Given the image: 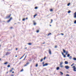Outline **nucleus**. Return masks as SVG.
I'll list each match as a JSON object with an SVG mask.
<instances>
[{"instance_id": "obj_1", "label": "nucleus", "mask_w": 76, "mask_h": 76, "mask_svg": "<svg viewBox=\"0 0 76 76\" xmlns=\"http://www.w3.org/2000/svg\"><path fill=\"white\" fill-rule=\"evenodd\" d=\"M72 68H73V70L74 72H76V66H74L72 67Z\"/></svg>"}, {"instance_id": "obj_2", "label": "nucleus", "mask_w": 76, "mask_h": 76, "mask_svg": "<svg viewBox=\"0 0 76 76\" xmlns=\"http://www.w3.org/2000/svg\"><path fill=\"white\" fill-rule=\"evenodd\" d=\"M12 19V18L11 17L10 19L7 21V23H9V22H10L11 20Z\"/></svg>"}, {"instance_id": "obj_3", "label": "nucleus", "mask_w": 76, "mask_h": 76, "mask_svg": "<svg viewBox=\"0 0 76 76\" xmlns=\"http://www.w3.org/2000/svg\"><path fill=\"white\" fill-rule=\"evenodd\" d=\"M65 68L67 69H69V66H65Z\"/></svg>"}, {"instance_id": "obj_4", "label": "nucleus", "mask_w": 76, "mask_h": 76, "mask_svg": "<svg viewBox=\"0 0 76 76\" xmlns=\"http://www.w3.org/2000/svg\"><path fill=\"white\" fill-rule=\"evenodd\" d=\"M10 16H11V14H10V15H9L8 16H7L6 17L7 18L9 19V18H10Z\"/></svg>"}, {"instance_id": "obj_5", "label": "nucleus", "mask_w": 76, "mask_h": 76, "mask_svg": "<svg viewBox=\"0 0 76 76\" xmlns=\"http://www.w3.org/2000/svg\"><path fill=\"white\" fill-rule=\"evenodd\" d=\"M48 63H46L45 64H43V66L44 67V66H48Z\"/></svg>"}, {"instance_id": "obj_6", "label": "nucleus", "mask_w": 76, "mask_h": 76, "mask_svg": "<svg viewBox=\"0 0 76 76\" xmlns=\"http://www.w3.org/2000/svg\"><path fill=\"white\" fill-rule=\"evenodd\" d=\"M29 64V62H27V63L26 64L24 65L25 67V66H28V65Z\"/></svg>"}, {"instance_id": "obj_7", "label": "nucleus", "mask_w": 76, "mask_h": 76, "mask_svg": "<svg viewBox=\"0 0 76 76\" xmlns=\"http://www.w3.org/2000/svg\"><path fill=\"white\" fill-rule=\"evenodd\" d=\"M48 51L50 54H51V50H50V49H49V50Z\"/></svg>"}, {"instance_id": "obj_8", "label": "nucleus", "mask_w": 76, "mask_h": 76, "mask_svg": "<svg viewBox=\"0 0 76 76\" xmlns=\"http://www.w3.org/2000/svg\"><path fill=\"white\" fill-rule=\"evenodd\" d=\"M10 54V52H7L6 53V56H8V55H9Z\"/></svg>"}, {"instance_id": "obj_9", "label": "nucleus", "mask_w": 76, "mask_h": 76, "mask_svg": "<svg viewBox=\"0 0 76 76\" xmlns=\"http://www.w3.org/2000/svg\"><path fill=\"white\" fill-rule=\"evenodd\" d=\"M74 18H76V12L74 13Z\"/></svg>"}, {"instance_id": "obj_10", "label": "nucleus", "mask_w": 76, "mask_h": 76, "mask_svg": "<svg viewBox=\"0 0 76 76\" xmlns=\"http://www.w3.org/2000/svg\"><path fill=\"white\" fill-rule=\"evenodd\" d=\"M59 69H60V67H58L56 68L57 70H59Z\"/></svg>"}, {"instance_id": "obj_11", "label": "nucleus", "mask_w": 76, "mask_h": 76, "mask_svg": "<svg viewBox=\"0 0 76 76\" xmlns=\"http://www.w3.org/2000/svg\"><path fill=\"white\" fill-rule=\"evenodd\" d=\"M65 53H66V55H67V54H68V53H69V52H68V51H66L65 52Z\"/></svg>"}, {"instance_id": "obj_12", "label": "nucleus", "mask_w": 76, "mask_h": 76, "mask_svg": "<svg viewBox=\"0 0 76 76\" xmlns=\"http://www.w3.org/2000/svg\"><path fill=\"white\" fill-rule=\"evenodd\" d=\"M65 64H68V62L67 61H65Z\"/></svg>"}, {"instance_id": "obj_13", "label": "nucleus", "mask_w": 76, "mask_h": 76, "mask_svg": "<svg viewBox=\"0 0 76 76\" xmlns=\"http://www.w3.org/2000/svg\"><path fill=\"white\" fill-rule=\"evenodd\" d=\"M63 51L64 53H65L66 51V50H64V49H63Z\"/></svg>"}, {"instance_id": "obj_14", "label": "nucleus", "mask_w": 76, "mask_h": 76, "mask_svg": "<svg viewBox=\"0 0 76 76\" xmlns=\"http://www.w3.org/2000/svg\"><path fill=\"white\" fill-rule=\"evenodd\" d=\"M73 60H74V61H76V58H73Z\"/></svg>"}, {"instance_id": "obj_15", "label": "nucleus", "mask_w": 76, "mask_h": 76, "mask_svg": "<svg viewBox=\"0 0 76 76\" xmlns=\"http://www.w3.org/2000/svg\"><path fill=\"white\" fill-rule=\"evenodd\" d=\"M60 73L61 74V75H63V73L61 72H60Z\"/></svg>"}, {"instance_id": "obj_16", "label": "nucleus", "mask_w": 76, "mask_h": 76, "mask_svg": "<svg viewBox=\"0 0 76 76\" xmlns=\"http://www.w3.org/2000/svg\"><path fill=\"white\" fill-rule=\"evenodd\" d=\"M64 67V66L62 65H60V67L61 68H62V67Z\"/></svg>"}, {"instance_id": "obj_17", "label": "nucleus", "mask_w": 76, "mask_h": 76, "mask_svg": "<svg viewBox=\"0 0 76 76\" xmlns=\"http://www.w3.org/2000/svg\"><path fill=\"white\" fill-rule=\"evenodd\" d=\"M67 57H70V54H68L67 55Z\"/></svg>"}, {"instance_id": "obj_18", "label": "nucleus", "mask_w": 76, "mask_h": 76, "mask_svg": "<svg viewBox=\"0 0 76 76\" xmlns=\"http://www.w3.org/2000/svg\"><path fill=\"white\" fill-rule=\"evenodd\" d=\"M70 3H69L67 4L68 6H70Z\"/></svg>"}, {"instance_id": "obj_19", "label": "nucleus", "mask_w": 76, "mask_h": 76, "mask_svg": "<svg viewBox=\"0 0 76 76\" xmlns=\"http://www.w3.org/2000/svg\"><path fill=\"white\" fill-rule=\"evenodd\" d=\"M72 56H70L69 57V59H70V60H71V59H72Z\"/></svg>"}, {"instance_id": "obj_20", "label": "nucleus", "mask_w": 76, "mask_h": 76, "mask_svg": "<svg viewBox=\"0 0 76 76\" xmlns=\"http://www.w3.org/2000/svg\"><path fill=\"white\" fill-rule=\"evenodd\" d=\"M71 12V11L69 10L68 11V13H70Z\"/></svg>"}, {"instance_id": "obj_21", "label": "nucleus", "mask_w": 76, "mask_h": 76, "mask_svg": "<svg viewBox=\"0 0 76 76\" xmlns=\"http://www.w3.org/2000/svg\"><path fill=\"white\" fill-rule=\"evenodd\" d=\"M7 62H5L4 63V64H7Z\"/></svg>"}, {"instance_id": "obj_22", "label": "nucleus", "mask_w": 76, "mask_h": 76, "mask_svg": "<svg viewBox=\"0 0 76 76\" xmlns=\"http://www.w3.org/2000/svg\"><path fill=\"white\" fill-rule=\"evenodd\" d=\"M50 12H53V9H51L50 10Z\"/></svg>"}, {"instance_id": "obj_23", "label": "nucleus", "mask_w": 76, "mask_h": 76, "mask_svg": "<svg viewBox=\"0 0 76 76\" xmlns=\"http://www.w3.org/2000/svg\"><path fill=\"white\" fill-rule=\"evenodd\" d=\"M28 45H32V44L31 43H28Z\"/></svg>"}, {"instance_id": "obj_24", "label": "nucleus", "mask_w": 76, "mask_h": 76, "mask_svg": "<svg viewBox=\"0 0 76 76\" xmlns=\"http://www.w3.org/2000/svg\"><path fill=\"white\" fill-rule=\"evenodd\" d=\"M38 9V7H35V9Z\"/></svg>"}, {"instance_id": "obj_25", "label": "nucleus", "mask_w": 76, "mask_h": 76, "mask_svg": "<svg viewBox=\"0 0 76 76\" xmlns=\"http://www.w3.org/2000/svg\"><path fill=\"white\" fill-rule=\"evenodd\" d=\"M26 55L25 58L23 60H25V58H26Z\"/></svg>"}, {"instance_id": "obj_26", "label": "nucleus", "mask_w": 76, "mask_h": 76, "mask_svg": "<svg viewBox=\"0 0 76 76\" xmlns=\"http://www.w3.org/2000/svg\"><path fill=\"white\" fill-rule=\"evenodd\" d=\"M74 23H75V24H76V20H75L74 21Z\"/></svg>"}, {"instance_id": "obj_27", "label": "nucleus", "mask_w": 76, "mask_h": 76, "mask_svg": "<svg viewBox=\"0 0 76 76\" xmlns=\"http://www.w3.org/2000/svg\"><path fill=\"white\" fill-rule=\"evenodd\" d=\"M43 61V59H42L40 61L41 62H42V61Z\"/></svg>"}, {"instance_id": "obj_28", "label": "nucleus", "mask_w": 76, "mask_h": 76, "mask_svg": "<svg viewBox=\"0 0 76 76\" xmlns=\"http://www.w3.org/2000/svg\"><path fill=\"white\" fill-rule=\"evenodd\" d=\"M23 21H25V18H24L23 19Z\"/></svg>"}, {"instance_id": "obj_29", "label": "nucleus", "mask_w": 76, "mask_h": 76, "mask_svg": "<svg viewBox=\"0 0 76 76\" xmlns=\"http://www.w3.org/2000/svg\"><path fill=\"white\" fill-rule=\"evenodd\" d=\"M7 67H10V65H8L7 66Z\"/></svg>"}, {"instance_id": "obj_30", "label": "nucleus", "mask_w": 76, "mask_h": 76, "mask_svg": "<svg viewBox=\"0 0 76 76\" xmlns=\"http://www.w3.org/2000/svg\"><path fill=\"white\" fill-rule=\"evenodd\" d=\"M37 16V15H34V18H35V16Z\"/></svg>"}, {"instance_id": "obj_31", "label": "nucleus", "mask_w": 76, "mask_h": 76, "mask_svg": "<svg viewBox=\"0 0 76 76\" xmlns=\"http://www.w3.org/2000/svg\"><path fill=\"white\" fill-rule=\"evenodd\" d=\"M36 24H37V23H34V25H36Z\"/></svg>"}, {"instance_id": "obj_32", "label": "nucleus", "mask_w": 76, "mask_h": 76, "mask_svg": "<svg viewBox=\"0 0 76 76\" xmlns=\"http://www.w3.org/2000/svg\"><path fill=\"white\" fill-rule=\"evenodd\" d=\"M51 33H49L48 34V36H49V35H51Z\"/></svg>"}, {"instance_id": "obj_33", "label": "nucleus", "mask_w": 76, "mask_h": 76, "mask_svg": "<svg viewBox=\"0 0 76 76\" xmlns=\"http://www.w3.org/2000/svg\"><path fill=\"white\" fill-rule=\"evenodd\" d=\"M10 72H12V70L11 69V70H10Z\"/></svg>"}, {"instance_id": "obj_34", "label": "nucleus", "mask_w": 76, "mask_h": 76, "mask_svg": "<svg viewBox=\"0 0 76 76\" xmlns=\"http://www.w3.org/2000/svg\"><path fill=\"white\" fill-rule=\"evenodd\" d=\"M62 64H63V63L62 62L60 63V66H61V65H62Z\"/></svg>"}, {"instance_id": "obj_35", "label": "nucleus", "mask_w": 76, "mask_h": 76, "mask_svg": "<svg viewBox=\"0 0 76 76\" xmlns=\"http://www.w3.org/2000/svg\"><path fill=\"white\" fill-rule=\"evenodd\" d=\"M23 69H22L21 71L20 72H23Z\"/></svg>"}, {"instance_id": "obj_36", "label": "nucleus", "mask_w": 76, "mask_h": 76, "mask_svg": "<svg viewBox=\"0 0 76 76\" xmlns=\"http://www.w3.org/2000/svg\"><path fill=\"white\" fill-rule=\"evenodd\" d=\"M66 76H70V75H69V74H66Z\"/></svg>"}, {"instance_id": "obj_37", "label": "nucleus", "mask_w": 76, "mask_h": 76, "mask_svg": "<svg viewBox=\"0 0 76 76\" xmlns=\"http://www.w3.org/2000/svg\"><path fill=\"white\" fill-rule=\"evenodd\" d=\"M39 30H37V33H38V32H39Z\"/></svg>"}, {"instance_id": "obj_38", "label": "nucleus", "mask_w": 76, "mask_h": 76, "mask_svg": "<svg viewBox=\"0 0 76 76\" xmlns=\"http://www.w3.org/2000/svg\"><path fill=\"white\" fill-rule=\"evenodd\" d=\"M66 57V55H64V57L65 58Z\"/></svg>"}, {"instance_id": "obj_39", "label": "nucleus", "mask_w": 76, "mask_h": 76, "mask_svg": "<svg viewBox=\"0 0 76 76\" xmlns=\"http://www.w3.org/2000/svg\"><path fill=\"white\" fill-rule=\"evenodd\" d=\"M53 22V20H51V22H50V23H52Z\"/></svg>"}, {"instance_id": "obj_40", "label": "nucleus", "mask_w": 76, "mask_h": 76, "mask_svg": "<svg viewBox=\"0 0 76 76\" xmlns=\"http://www.w3.org/2000/svg\"><path fill=\"white\" fill-rule=\"evenodd\" d=\"M62 54L63 55V56H64V53H63L62 52Z\"/></svg>"}, {"instance_id": "obj_41", "label": "nucleus", "mask_w": 76, "mask_h": 76, "mask_svg": "<svg viewBox=\"0 0 76 76\" xmlns=\"http://www.w3.org/2000/svg\"><path fill=\"white\" fill-rule=\"evenodd\" d=\"M38 66V64H36V67H37Z\"/></svg>"}, {"instance_id": "obj_42", "label": "nucleus", "mask_w": 76, "mask_h": 76, "mask_svg": "<svg viewBox=\"0 0 76 76\" xmlns=\"http://www.w3.org/2000/svg\"><path fill=\"white\" fill-rule=\"evenodd\" d=\"M44 62H43V63H42V64H43V65H44Z\"/></svg>"}, {"instance_id": "obj_43", "label": "nucleus", "mask_w": 76, "mask_h": 76, "mask_svg": "<svg viewBox=\"0 0 76 76\" xmlns=\"http://www.w3.org/2000/svg\"><path fill=\"white\" fill-rule=\"evenodd\" d=\"M61 35H64V34H63V33H61Z\"/></svg>"}, {"instance_id": "obj_44", "label": "nucleus", "mask_w": 76, "mask_h": 76, "mask_svg": "<svg viewBox=\"0 0 76 76\" xmlns=\"http://www.w3.org/2000/svg\"><path fill=\"white\" fill-rule=\"evenodd\" d=\"M25 54L22 57H23V56H25Z\"/></svg>"}, {"instance_id": "obj_45", "label": "nucleus", "mask_w": 76, "mask_h": 76, "mask_svg": "<svg viewBox=\"0 0 76 76\" xmlns=\"http://www.w3.org/2000/svg\"><path fill=\"white\" fill-rule=\"evenodd\" d=\"M23 58V57H21V58H20V59H21V58Z\"/></svg>"}, {"instance_id": "obj_46", "label": "nucleus", "mask_w": 76, "mask_h": 76, "mask_svg": "<svg viewBox=\"0 0 76 76\" xmlns=\"http://www.w3.org/2000/svg\"><path fill=\"white\" fill-rule=\"evenodd\" d=\"M46 58V57H45L44 58V59L45 60V59Z\"/></svg>"}, {"instance_id": "obj_47", "label": "nucleus", "mask_w": 76, "mask_h": 76, "mask_svg": "<svg viewBox=\"0 0 76 76\" xmlns=\"http://www.w3.org/2000/svg\"><path fill=\"white\" fill-rule=\"evenodd\" d=\"M57 46H56L55 47V48H57Z\"/></svg>"}, {"instance_id": "obj_48", "label": "nucleus", "mask_w": 76, "mask_h": 76, "mask_svg": "<svg viewBox=\"0 0 76 76\" xmlns=\"http://www.w3.org/2000/svg\"><path fill=\"white\" fill-rule=\"evenodd\" d=\"M16 50L17 51V50H18V48H16Z\"/></svg>"}, {"instance_id": "obj_49", "label": "nucleus", "mask_w": 76, "mask_h": 76, "mask_svg": "<svg viewBox=\"0 0 76 76\" xmlns=\"http://www.w3.org/2000/svg\"><path fill=\"white\" fill-rule=\"evenodd\" d=\"M73 64H72L71 65V66H73Z\"/></svg>"}, {"instance_id": "obj_50", "label": "nucleus", "mask_w": 76, "mask_h": 76, "mask_svg": "<svg viewBox=\"0 0 76 76\" xmlns=\"http://www.w3.org/2000/svg\"><path fill=\"white\" fill-rule=\"evenodd\" d=\"M12 73H14V71L12 72Z\"/></svg>"}, {"instance_id": "obj_51", "label": "nucleus", "mask_w": 76, "mask_h": 76, "mask_svg": "<svg viewBox=\"0 0 76 76\" xmlns=\"http://www.w3.org/2000/svg\"><path fill=\"white\" fill-rule=\"evenodd\" d=\"M13 69H14V68H12V70H13Z\"/></svg>"}, {"instance_id": "obj_52", "label": "nucleus", "mask_w": 76, "mask_h": 76, "mask_svg": "<svg viewBox=\"0 0 76 76\" xmlns=\"http://www.w3.org/2000/svg\"><path fill=\"white\" fill-rule=\"evenodd\" d=\"M42 44H45V42H43V43Z\"/></svg>"}, {"instance_id": "obj_53", "label": "nucleus", "mask_w": 76, "mask_h": 76, "mask_svg": "<svg viewBox=\"0 0 76 76\" xmlns=\"http://www.w3.org/2000/svg\"><path fill=\"white\" fill-rule=\"evenodd\" d=\"M15 57H17V56H15Z\"/></svg>"}, {"instance_id": "obj_54", "label": "nucleus", "mask_w": 76, "mask_h": 76, "mask_svg": "<svg viewBox=\"0 0 76 76\" xmlns=\"http://www.w3.org/2000/svg\"><path fill=\"white\" fill-rule=\"evenodd\" d=\"M26 20L28 19V18H26Z\"/></svg>"}, {"instance_id": "obj_55", "label": "nucleus", "mask_w": 76, "mask_h": 76, "mask_svg": "<svg viewBox=\"0 0 76 76\" xmlns=\"http://www.w3.org/2000/svg\"><path fill=\"white\" fill-rule=\"evenodd\" d=\"M10 28H11V29L12 28V27H11Z\"/></svg>"}, {"instance_id": "obj_56", "label": "nucleus", "mask_w": 76, "mask_h": 76, "mask_svg": "<svg viewBox=\"0 0 76 76\" xmlns=\"http://www.w3.org/2000/svg\"><path fill=\"white\" fill-rule=\"evenodd\" d=\"M27 48H25V49H26Z\"/></svg>"}, {"instance_id": "obj_57", "label": "nucleus", "mask_w": 76, "mask_h": 76, "mask_svg": "<svg viewBox=\"0 0 76 76\" xmlns=\"http://www.w3.org/2000/svg\"><path fill=\"white\" fill-rule=\"evenodd\" d=\"M50 26H51V25H50Z\"/></svg>"}, {"instance_id": "obj_58", "label": "nucleus", "mask_w": 76, "mask_h": 76, "mask_svg": "<svg viewBox=\"0 0 76 76\" xmlns=\"http://www.w3.org/2000/svg\"><path fill=\"white\" fill-rule=\"evenodd\" d=\"M7 73H8V72H7Z\"/></svg>"}, {"instance_id": "obj_59", "label": "nucleus", "mask_w": 76, "mask_h": 76, "mask_svg": "<svg viewBox=\"0 0 76 76\" xmlns=\"http://www.w3.org/2000/svg\"><path fill=\"white\" fill-rule=\"evenodd\" d=\"M1 60V59L0 58V61Z\"/></svg>"}, {"instance_id": "obj_60", "label": "nucleus", "mask_w": 76, "mask_h": 76, "mask_svg": "<svg viewBox=\"0 0 76 76\" xmlns=\"http://www.w3.org/2000/svg\"><path fill=\"white\" fill-rule=\"evenodd\" d=\"M31 61V60H29V61Z\"/></svg>"}, {"instance_id": "obj_61", "label": "nucleus", "mask_w": 76, "mask_h": 76, "mask_svg": "<svg viewBox=\"0 0 76 76\" xmlns=\"http://www.w3.org/2000/svg\"><path fill=\"white\" fill-rule=\"evenodd\" d=\"M0 46H1V45H0Z\"/></svg>"}]
</instances>
